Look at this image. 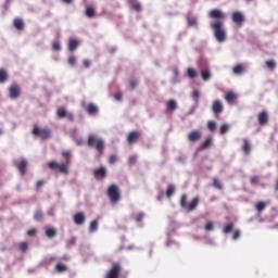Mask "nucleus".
<instances>
[{
    "label": "nucleus",
    "mask_w": 278,
    "mask_h": 278,
    "mask_svg": "<svg viewBox=\"0 0 278 278\" xmlns=\"http://www.w3.org/2000/svg\"><path fill=\"white\" fill-rule=\"evenodd\" d=\"M211 29H213L217 42H225L227 40V30H225V23L222 20L212 22Z\"/></svg>",
    "instance_id": "1"
},
{
    "label": "nucleus",
    "mask_w": 278,
    "mask_h": 278,
    "mask_svg": "<svg viewBox=\"0 0 278 278\" xmlns=\"http://www.w3.org/2000/svg\"><path fill=\"white\" fill-rule=\"evenodd\" d=\"M88 147H91L98 151V157L103 155V150L105 149V141L102 138H98L94 135H89L87 140Z\"/></svg>",
    "instance_id": "2"
},
{
    "label": "nucleus",
    "mask_w": 278,
    "mask_h": 278,
    "mask_svg": "<svg viewBox=\"0 0 278 278\" xmlns=\"http://www.w3.org/2000/svg\"><path fill=\"white\" fill-rule=\"evenodd\" d=\"M199 206V197L192 199L191 203L188 204V194H182L180 198V207L187 210V212H194Z\"/></svg>",
    "instance_id": "3"
},
{
    "label": "nucleus",
    "mask_w": 278,
    "mask_h": 278,
    "mask_svg": "<svg viewBox=\"0 0 278 278\" xmlns=\"http://www.w3.org/2000/svg\"><path fill=\"white\" fill-rule=\"evenodd\" d=\"M31 134L36 138H40V140H49V138H51V129L49 127L41 128L35 125Z\"/></svg>",
    "instance_id": "4"
},
{
    "label": "nucleus",
    "mask_w": 278,
    "mask_h": 278,
    "mask_svg": "<svg viewBox=\"0 0 278 278\" xmlns=\"http://www.w3.org/2000/svg\"><path fill=\"white\" fill-rule=\"evenodd\" d=\"M108 195L112 203H118V201H121V193H118V187L116 185L109 187Z\"/></svg>",
    "instance_id": "5"
},
{
    "label": "nucleus",
    "mask_w": 278,
    "mask_h": 278,
    "mask_svg": "<svg viewBox=\"0 0 278 278\" xmlns=\"http://www.w3.org/2000/svg\"><path fill=\"white\" fill-rule=\"evenodd\" d=\"M68 163H62L59 164L55 161H51L50 163H48V167L50 168V170H60V173H63L64 175H68Z\"/></svg>",
    "instance_id": "6"
},
{
    "label": "nucleus",
    "mask_w": 278,
    "mask_h": 278,
    "mask_svg": "<svg viewBox=\"0 0 278 278\" xmlns=\"http://www.w3.org/2000/svg\"><path fill=\"white\" fill-rule=\"evenodd\" d=\"M121 263H113L112 268L110 271L106 274V278H118L121 275Z\"/></svg>",
    "instance_id": "7"
},
{
    "label": "nucleus",
    "mask_w": 278,
    "mask_h": 278,
    "mask_svg": "<svg viewBox=\"0 0 278 278\" xmlns=\"http://www.w3.org/2000/svg\"><path fill=\"white\" fill-rule=\"evenodd\" d=\"M9 97L10 99H18V97H21V87H18V85L13 84L10 88H9Z\"/></svg>",
    "instance_id": "8"
},
{
    "label": "nucleus",
    "mask_w": 278,
    "mask_h": 278,
    "mask_svg": "<svg viewBox=\"0 0 278 278\" xmlns=\"http://www.w3.org/2000/svg\"><path fill=\"white\" fill-rule=\"evenodd\" d=\"M93 177L94 179H105V177H108V168L100 167V168L93 169Z\"/></svg>",
    "instance_id": "9"
},
{
    "label": "nucleus",
    "mask_w": 278,
    "mask_h": 278,
    "mask_svg": "<svg viewBox=\"0 0 278 278\" xmlns=\"http://www.w3.org/2000/svg\"><path fill=\"white\" fill-rule=\"evenodd\" d=\"M223 102H220V100H215L212 106L213 114H215V116L223 114Z\"/></svg>",
    "instance_id": "10"
},
{
    "label": "nucleus",
    "mask_w": 278,
    "mask_h": 278,
    "mask_svg": "<svg viewBox=\"0 0 278 278\" xmlns=\"http://www.w3.org/2000/svg\"><path fill=\"white\" fill-rule=\"evenodd\" d=\"M75 225L81 226L86 223V214L84 212H78L74 215Z\"/></svg>",
    "instance_id": "11"
},
{
    "label": "nucleus",
    "mask_w": 278,
    "mask_h": 278,
    "mask_svg": "<svg viewBox=\"0 0 278 278\" xmlns=\"http://www.w3.org/2000/svg\"><path fill=\"white\" fill-rule=\"evenodd\" d=\"M189 142H199L201 140V130H192L188 135Z\"/></svg>",
    "instance_id": "12"
},
{
    "label": "nucleus",
    "mask_w": 278,
    "mask_h": 278,
    "mask_svg": "<svg viewBox=\"0 0 278 278\" xmlns=\"http://www.w3.org/2000/svg\"><path fill=\"white\" fill-rule=\"evenodd\" d=\"M232 22L237 25H240V23H244V14L240 11H235L232 13Z\"/></svg>",
    "instance_id": "13"
},
{
    "label": "nucleus",
    "mask_w": 278,
    "mask_h": 278,
    "mask_svg": "<svg viewBox=\"0 0 278 278\" xmlns=\"http://www.w3.org/2000/svg\"><path fill=\"white\" fill-rule=\"evenodd\" d=\"M186 18H187V25H188V27H199V17H197V16H191L190 14H188L187 16H186Z\"/></svg>",
    "instance_id": "14"
},
{
    "label": "nucleus",
    "mask_w": 278,
    "mask_h": 278,
    "mask_svg": "<svg viewBox=\"0 0 278 278\" xmlns=\"http://www.w3.org/2000/svg\"><path fill=\"white\" fill-rule=\"evenodd\" d=\"M53 262H61V260L58 258V256H46L43 261H41L40 266H51Z\"/></svg>",
    "instance_id": "15"
},
{
    "label": "nucleus",
    "mask_w": 278,
    "mask_h": 278,
    "mask_svg": "<svg viewBox=\"0 0 278 278\" xmlns=\"http://www.w3.org/2000/svg\"><path fill=\"white\" fill-rule=\"evenodd\" d=\"M211 18H215V21H220L223 18V11L218 9H214L210 12Z\"/></svg>",
    "instance_id": "16"
},
{
    "label": "nucleus",
    "mask_w": 278,
    "mask_h": 278,
    "mask_svg": "<svg viewBox=\"0 0 278 278\" xmlns=\"http://www.w3.org/2000/svg\"><path fill=\"white\" fill-rule=\"evenodd\" d=\"M268 123V112L263 111L258 114V124L266 125Z\"/></svg>",
    "instance_id": "17"
},
{
    "label": "nucleus",
    "mask_w": 278,
    "mask_h": 278,
    "mask_svg": "<svg viewBox=\"0 0 278 278\" xmlns=\"http://www.w3.org/2000/svg\"><path fill=\"white\" fill-rule=\"evenodd\" d=\"M213 140L214 139L212 138V136L207 137L205 139V141L202 142L201 146L199 147V151H203L205 149H210V146L212 144Z\"/></svg>",
    "instance_id": "18"
},
{
    "label": "nucleus",
    "mask_w": 278,
    "mask_h": 278,
    "mask_svg": "<svg viewBox=\"0 0 278 278\" xmlns=\"http://www.w3.org/2000/svg\"><path fill=\"white\" fill-rule=\"evenodd\" d=\"M17 168H18L21 175H25V173H27V161L22 160V161L17 164Z\"/></svg>",
    "instance_id": "19"
},
{
    "label": "nucleus",
    "mask_w": 278,
    "mask_h": 278,
    "mask_svg": "<svg viewBox=\"0 0 278 278\" xmlns=\"http://www.w3.org/2000/svg\"><path fill=\"white\" fill-rule=\"evenodd\" d=\"M99 229V220L98 219H94L90 223V226H89V233H94L96 231H98Z\"/></svg>",
    "instance_id": "20"
},
{
    "label": "nucleus",
    "mask_w": 278,
    "mask_h": 278,
    "mask_svg": "<svg viewBox=\"0 0 278 278\" xmlns=\"http://www.w3.org/2000/svg\"><path fill=\"white\" fill-rule=\"evenodd\" d=\"M46 236L47 238H55L58 236V229L55 228H47L46 229Z\"/></svg>",
    "instance_id": "21"
},
{
    "label": "nucleus",
    "mask_w": 278,
    "mask_h": 278,
    "mask_svg": "<svg viewBox=\"0 0 278 278\" xmlns=\"http://www.w3.org/2000/svg\"><path fill=\"white\" fill-rule=\"evenodd\" d=\"M136 140H138V131H131L127 137V141L129 142V144H134Z\"/></svg>",
    "instance_id": "22"
},
{
    "label": "nucleus",
    "mask_w": 278,
    "mask_h": 278,
    "mask_svg": "<svg viewBox=\"0 0 278 278\" xmlns=\"http://www.w3.org/2000/svg\"><path fill=\"white\" fill-rule=\"evenodd\" d=\"M79 47V42L76 39H70L68 51H75Z\"/></svg>",
    "instance_id": "23"
},
{
    "label": "nucleus",
    "mask_w": 278,
    "mask_h": 278,
    "mask_svg": "<svg viewBox=\"0 0 278 278\" xmlns=\"http://www.w3.org/2000/svg\"><path fill=\"white\" fill-rule=\"evenodd\" d=\"M177 110V101L169 100L167 103V112H175Z\"/></svg>",
    "instance_id": "24"
},
{
    "label": "nucleus",
    "mask_w": 278,
    "mask_h": 278,
    "mask_svg": "<svg viewBox=\"0 0 278 278\" xmlns=\"http://www.w3.org/2000/svg\"><path fill=\"white\" fill-rule=\"evenodd\" d=\"M87 112L90 115L97 114V112H99V108H97V105H94L93 103H89V105L87 108Z\"/></svg>",
    "instance_id": "25"
},
{
    "label": "nucleus",
    "mask_w": 278,
    "mask_h": 278,
    "mask_svg": "<svg viewBox=\"0 0 278 278\" xmlns=\"http://www.w3.org/2000/svg\"><path fill=\"white\" fill-rule=\"evenodd\" d=\"M65 244L67 249L75 247V244H77V237H72L71 239L65 240Z\"/></svg>",
    "instance_id": "26"
},
{
    "label": "nucleus",
    "mask_w": 278,
    "mask_h": 278,
    "mask_svg": "<svg viewBox=\"0 0 278 278\" xmlns=\"http://www.w3.org/2000/svg\"><path fill=\"white\" fill-rule=\"evenodd\" d=\"M231 129V125L229 124H223L219 129L220 136H225L229 130Z\"/></svg>",
    "instance_id": "27"
},
{
    "label": "nucleus",
    "mask_w": 278,
    "mask_h": 278,
    "mask_svg": "<svg viewBox=\"0 0 278 278\" xmlns=\"http://www.w3.org/2000/svg\"><path fill=\"white\" fill-rule=\"evenodd\" d=\"M242 151L245 153V155L251 152V143H249V140L247 139L243 140Z\"/></svg>",
    "instance_id": "28"
},
{
    "label": "nucleus",
    "mask_w": 278,
    "mask_h": 278,
    "mask_svg": "<svg viewBox=\"0 0 278 278\" xmlns=\"http://www.w3.org/2000/svg\"><path fill=\"white\" fill-rule=\"evenodd\" d=\"M128 1L131 4V7L134 8V10H136V12H140V10H142V5L140 4V2H138L136 0H128Z\"/></svg>",
    "instance_id": "29"
},
{
    "label": "nucleus",
    "mask_w": 278,
    "mask_h": 278,
    "mask_svg": "<svg viewBox=\"0 0 278 278\" xmlns=\"http://www.w3.org/2000/svg\"><path fill=\"white\" fill-rule=\"evenodd\" d=\"M201 76L203 81H210V79L212 78V74L207 70L202 71Z\"/></svg>",
    "instance_id": "30"
},
{
    "label": "nucleus",
    "mask_w": 278,
    "mask_h": 278,
    "mask_svg": "<svg viewBox=\"0 0 278 278\" xmlns=\"http://www.w3.org/2000/svg\"><path fill=\"white\" fill-rule=\"evenodd\" d=\"M175 194V186L174 185H168L167 190H166V197L167 199H170Z\"/></svg>",
    "instance_id": "31"
},
{
    "label": "nucleus",
    "mask_w": 278,
    "mask_h": 278,
    "mask_svg": "<svg viewBox=\"0 0 278 278\" xmlns=\"http://www.w3.org/2000/svg\"><path fill=\"white\" fill-rule=\"evenodd\" d=\"M55 270L56 273H66V270H68V267L65 264L59 263L55 266Z\"/></svg>",
    "instance_id": "32"
},
{
    "label": "nucleus",
    "mask_w": 278,
    "mask_h": 278,
    "mask_svg": "<svg viewBox=\"0 0 278 278\" xmlns=\"http://www.w3.org/2000/svg\"><path fill=\"white\" fill-rule=\"evenodd\" d=\"M14 27L18 30L23 29L25 27V23H23V20L16 18L14 21Z\"/></svg>",
    "instance_id": "33"
},
{
    "label": "nucleus",
    "mask_w": 278,
    "mask_h": 278,
    "mask_svg": "<svg viewBox=\"0 0 278 278\" xmlns=\"http://www.w3.org/2000/svg\"><path fill=\"white\" fill-rule=\"evenodd\" d=\"M8 81V72L0 70V84H5Z\"/></svg>",
    "instance_id": "34"
},
{
    "label": "nucleus",
    "mask_w": 278,
    "mask_h": 278,
    "mask_svg": "<svg viewBox=\"0 0 278 278\" xmlns=\"http://www.w3.org/2000/svg\"><path fill=\"white\" fill-rule=\"evenodd\" d=\"M226 101H228V103H232V101H236V93H233V91H229L226 96H225Z\"/></svg>",
    "instance_id": "35"
},
{
    "label": "nucleus",
    "mask_w": 278,
    "mask_h": 278,
    "mask_svg": "<svg viewBox=\"0 0 278 278\" xmlns=\"http://www.w3.org/2000/svg\"><path fill=\"white\" fill-rule=\"evenodd\" d=\"M191 97L195 103H199V99H201V92L194 89Z\"/></svg>",
    "instance_id": "36"
},
{
    "label": "nucleus",
    "mask_w": 278,
    "mask_h": 278,
    "mask_svg": "<svg viewBox=\"0 0 278 278\" xmlns=\"http://www.w3.org/2000/svg\"><path fill=\"white\" fill-rule=\"evenodd\" d=\"M244 72V68H242V65H236L233 68H232V73L235 75H242V73Z\"/></svg>",
    "instance_id": "37"
},
{
    "label": "nucleus",
    "mask_w": 278,
    "mask_h": 278,
    "mask_svg": "<svg viewBox=\"0 0 278 278\" xmlns=\"http://www.w3.org/2000/svg\"><path fill=\"white\" fill-rule=\"evenodd\" d=\"M42 211L38 210L35 212L34 214V220H36L37 223H40V220H42Z\"/></svg>",
    "instance_id": "38"
},
{
    "label": "nucleus",
    "mask_w": 278,
    "mask_h": 278,
    "mask_svg": "<svg viewBox=\"0 0 278 278\" xmlns=\"http://www.w3.org/2000/svg\"><path fill=\"white\" fill-rule=\"evenodd\" d=\"M187 75L190 79H194L197 77V71H194L192 67H189L187 70Z\"/></svg>",
    "instance_id": "39"
},
{
    "label": "nucleus",
    "mask_w": 278,
    "mask_h": 278,
    "mask_svg": "<svg viewBox=\"0 0 278 278\" xmlns=\"http://www.w3.org/2000/svg\"><path fill=\"white\" fill-rule=\"evenodd\" d=\"M170 244H174L176 249H179V243L170 240V233H167L166 247H170Z\"/></svg>",
    "instance_id": "40"
},
{
    "label": "nucleus",
    "mask_w": 278,
    "mask_h": 278,
    "mask_svg": "<svg viewBox=\"0 0 278 278\" xmlns=\"http://www.w3.org/2000/svg\"><path fill=\"white\" fill-rule=\"evenodd\" d=\"M144 218V213H139L136 217V223H138V227H143L144 225H142V219Z\"/></svg>",
    "instance_id": "41"
},
{
    "label": "nucleus",
    "mask_w": 278,
    "mask_h": 278,
    "mask_svg": "<svg viewBox=\"0 0 278 278\" xmlns=\"http://www.w3.org/2000/svg\"><path fill=\"white\" fill-rule=\"evenodd\" d=\"M231 231H233V223L226 225L223 229L224 233H231Z\"/></svg>",
    "instance_id": "42"
},
{
    "label": "nucleus",
    "mask_w": 278,
    "mask_h": 278,
    "mask_svg": "<svg viewBox=\"0 0 278 278\" xmlns=\"http://www.w3.org/2000/svg\"><path fill=\"white\" fill-rule=\"evenodd\" d=\"M86 16H88V18L94 17V9H92V7L86 9Z\"/></svg>",
    "instance_id": "43"
},
{
    "label": "nucleus",
    "mask_w": 278,
    "mask_h": 278,
    "mask_svg": "<svg viewBox=\"0 0 278 278\" xmlns=\"http://www.w3.org/2000/svg\"><path fill=\"white\" fill-rule=\"evenodd\" d=\"M207 129H208L210 131H216V122L210 121V122L207 123Z\"/></svg>",
    "instance_id": "44"
},
{
    "label": "nucleus",
    "mask_w": 278,
    "mask_h": 278,
    "mask_svg": "<svg viewBox=\"0 0 278 278\" xmlns=\"http://www.w3.org/2000/svg\"><path fill=\"white\" fill-rule=\"evenodd\" d=\"M266 66L267 68H270L273 71V68H276L277 63L275 62V60H268L266 61Z\"/></svg>",
    "instance_id": "45"
},
{
    "label": "nucleus",
    "mask_w": 278,
    "mask_h": 278,
    "mask_svg": "<svg viewBox=\"0 0 278 278\" xmlns=\"http://www.w3.org/2000/svg\"><path fill=\"white\" fill-rule=\"evenodd\" d=\"M52 49L53 51H62V45L60 43V41H54L52 43Z\"/></svg>",
    "instance_id": "46"
},
{
    "label": "nucleus",
    "mask_w": 278,
    "mask_h": 278,
    "mask_svg": "<svg viewBox=\"0 0 278 278\" xmlns=\"http://www.w3.org/2000/svg\"><path fill=\"white\" fill-rule=\"evenodd\" d=\"M67 64H70V66H75V64H77V58H75V55H71L67 60Z\"/></svg>",
    "instance_id": "47"
},
{
    "label": "nucleus",
    "mask_w": 278,
    "mask_h": 278,
    "mask_svg": "<svg viewBox=\"0 0 278 278\" xmlns=\"http://www.w3.org/2000/svg\"><path fill=\"white\" fill-rule=\"evenodd\" d=\"M256 210H257V212H264V210H266V204H265V202H258V203L256 204Z\"/></svg>",
    "instance_id": "48"
},
{
    "label": "nucleus",
    "mask_w": 278,
    "mask_h": 278,
    "mask_svg": "<svg viewBox=\"0 0 278 278\" xmlns=\"http://www.w3.org/2000/svg\"><path fill=\"white\" fill-rule=\"evenodd\" d=\"M66 114H67V111H66V110H64V109H59V110H58V116H59V118H65Z\"/></svg>",
    "instance_id": "49"
},
{
    "label": "nucleus",
    "mask_w": 278,
    "mask_h": 278,
    "mask_svg": "<svg viewBox=\"0 0 278 278\" xmlns=\"http://www.w3.org/2000/svg\"><path fill=\"white\" fill-rule=\"evenodd\" d=\"M205 231H214V223L208 222L205 227H204Z\"/></svg>",
    "instance_id": "50"
},
{
    "label": "nucleus",
    "mask_w": 278,
    "mask_h": 278,
    "mask_svg": "<svg viewBox=\"0 0 278 278\" xmlns=\"http://www.w3.org/2000/svg\"><path fill=\"white\" fill-rule=\"evenodd\" d=\"M213 185L215 188H217L218 190H223V185H220V181H218V179L214 178L213 179Z\"/></svg>",
    "instance_id": "51"
},
{
    "label": "nucleus",
    "mask_w": 278,
    "mask_h": 278,
    "mask_svg": "<svg viewBox=\"0 0 278 278\" xmlns=\"http://www.w3.org/2000/svg\"><path fill=\"white\" fill-rule=\"evenodd\" d=\"M27 249H28L27 242L20 243V251H22V253H25Z\"/></svg>",
    "instance_id": "52"
},
{
    "label": "nucleus",
    "mask_w": 278,
    "mask_h": 278,
    "mask_svg": "<svg viewBox=\"0 0 278 278\" xmlns=\"http://www.w3.org/2000/svg\"><path fill=\"white\" fill-rule=\"evenodd\" d=\"M118 157L116 156V154H113L109 157V164H116Z\"/></svg>",
    "instance_id": "53"
},
{
    "label": "nucleus",
    "mask_w": 278,
    "mask_h": 278,
    "mask_svg": "<svg viewBox=\"0 0 278 278\" xmlns=\"http://www.w3.org/2000/svg\"><path fill=\"white\" fill-rule=\"evenodd\" d=\"M63 157H65L66 164H68L70 160L68 156L71 155V151H64L62 152Z\"/></svg>",
    "instance_id": "54"
},
{
    "label": "nucleus",
    "mask_w": 278,
    "mask_h": 278,
    "mask_svg": "<svg viewBox=\"0 0 278 278\" xmlns=\"http://www.w3.org/2000/svg\"><path fill=\"white\" fill-rule=\"evenodd\" d=\"M48 216H55V206H51L48 210Z\"/></svg>",
    "instance_id": "55"
},
{
    "label": "nucleus",
    "mask_w": 278,
    "mask_h": 278,
    "mask_svg": "<svg viewBox=\"0 0 278 278\" xmlns=\"http://www.w3.org/2000/svg\"><path fill=\"white\" fill-rule=\"evenodd\" d=\"M36 228H31L27 231V236H29L30 238H33L34 236H36Z\"/></svg>",
    "instance_id": "56"
},
{
    "label": "nucleus",
    "mask_w": 278,
    "mask_h": 278,
    "mask_svg": "<svg viewBox=\"0 0 278 278\" xmlns=\"http://www.w3.org/2000/svg\"><path fill=\"white\" fill-rule=\"evenodd\" d=\"M240 230H236L233 236H232V240H239L240 239Z\"/></svg>",
    "instance_id": "57"
},
{
    "label": "nucleus",
    "mask_w": 278,
    "mask_h": 278,
    "mask_svg": "<svg viewBox=\"0 0 278 278\" xmlns=\"http://www.w3.org/2000/svg\"><path fill=\"white\" fill-rule=\"evenodd\" d=\"M250 182H251L252 185L258 184V182H260V178H258L257 176H254V177H252V178L250 179Z\"/></svg>",
    "instance_id": "58"
},
{
    "label": "nucleus",
    "mask_w": 278,
    "mask_h": 278,
    "mask_svg": "<svg viewBox=\"0 0 278 278\" xmlns=\"http://www.w3.org/2000/svg\"><path fill=\"white\" fill-rule=\"evenodd\" d=\"M129 86H130V89L134 90V88H136V86H138V81H136V80H130Z\"/></svg>",
    "instance_id": "59"
},
{
    "label": "nucleus",
    "mask_w": 278,
    "mask_h": 278,
    "mask_svg": "<svg viewBox=\"0 0 278 278\" xmlns=\"http://www.w3.org/2000/svg\"><path fill=\"white\" fill-rule=\"evenodd\" d=\"M83 64L85 68H90V60H84Z\"/></svg>",
    "instance_id": "60"
},
{
    "label": "nucleus",
    "mask_w": 278,
    "mask_h": 278,
    "mask_svg": "<svg viewBox=\"0 0 278 278\" xmlns=\"http://www.w3.org/2000/svg\"><path fill=\"white\" fill-rule=\"evenodd\" d=\"M177 162H179L180 164H186V156H179L177 159Z\"/></svg>",
    "instance_id": "61"
},
{
    "label": "nucleus",
    "mask_w": 278,
    "mask_h": 278,
    "mask_svg": "<svg viewBox=\"0 0 278 278\" xmlns=\"http://www.w3.org/2000/svg\"><path fill=\"white\" fill-rule=\"evenodd\" d=\"M115 99H116V101H123V94L122 93H116Z\"/></svg>",
    "instance_id": "62"
},
{
    "label": "nucleus",
    "mask_w": 278,
    "mask_h": 278,
    "mask_svg": "<svg viewBox=\"0 0 278 278\" xmlns=\"http://www.w3.org/2000/svg\"><path fill=\"white\" fill-rule=\"evenodd\" d=\"M65 117L68 118V121H73L74 115H73V113H66Z\"/></svg>",
    "instance_id": "63"
},
{
    "label": "nucleus",
    "mask_w": 278,
    "mask_h": 278,
    "mask_svg": "<svg viewBox=\"0 0 278 278\" xmlns=\"http://www.w3.org/2000/svg\"><path fill=\"white\" fill-rule=\"evenodd\" d=\"M136 160H137V156H136V155L130 156V157H129V163H130V164H134V162H136Z\"/></svg>",
    "instance_id": "64"
}]
</instances>
